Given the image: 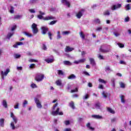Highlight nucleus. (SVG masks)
<instances>
[{
    "instance_id": "obj_1",
    "label": "nucleus",
    "mask_w": 131,
    "mask_h": 131,
    "mask_svg": "<svg viewBox=\"0 0 131 131\" xmlns=\"http://www.w3.org/2000/svg\"><path fill=\"white\" fill-rule=\"evenodd\" d=\"M10 117H11L12 120L13 121L11 122L10 127H11L12 129L14 130L16 128L15 124H17V123L18 122V118L17 117H16V116H15V115H14L13 112L10 113Z\"/></svg>"
},
{
    "instance_id": "obj_2",
    "label": "nucleus",
    "mask_w": 131,
    "mask_h": 131,
    "mask_svg": "<svg viewBox=\"0 0 131 131\" xmlns=\"http://www.w3.org/2000/svg\"><path fill=\"white\" fill-rule=\"evenodd\" d=\"M58 106V103H56L53 107L52 108V110H55L56 109V107ZM59 111H60V108L57 107L56 109V111H52V114L54 116H56V115H63V112H59Z\"/></svg>"
},
{
    "instance_id": "obj_3",
    "label": "nucleus",
    "mask_w": 131,
    "mask_h": 131,
    "mask_svg": "<svg viewBox=\"0 0 131 131\" xmlns=\"http://www.w3.org/2000/svg\"><path fill=\"white\" fill-rule=\"evenodd\" d=\"M43 78H45V75L43 74L38 73L36 74L35 80L38 82H40V81L43 80Z\"/></svg>"
},
{
    "instance_id": "obj_4",
    "label": "nucleus",
    "mask_w": 131,
    "mask_h": 131,
    "mask_svg": "<svg viewBox=\"0 0 131 131\" xmlns=\"http://www.w3.org/2000/svg\"><path fill=\"white\" fill-rule=\"evenodd\" d=\"M34 100L37 108H38V109H41V108H42V105H41V102H40L39 99L37 98V97H35L34 98Z\"/></svg>"
},
{
    "instance_id": "obj_5",
    "label": "nucleus",
    "mask_w": 131,
    "mask_h": 131,
    "mask_svg": "<svg viewBox=\"0 0 131 131\" xmlns=\"http://www.w3.org/2000/svg\"><path fill=\"white\" fill-rule=\"evenodd\" d=\"M105 47V45H102L99 49V51L102 53H108L111 51V47H109L107 49H104Z\"/></svg>"
},
{
    "instance_id": "obj_6",
    "label": "nucleus",
    "mask_w": 131,
    "mask_h": 131,
    "mask_svg": "<svg viewBox=\"0 0 131 131\" xmlns=\"http://www.w3.org/2000/svg\"><path fill=\"white\" fill-rule=\"evenodd\" d=\"M10 72V69L7 68L6 69V71L4 72L3 71H2L1 72V74L2 75V79H5V77L4 76H7L8 74H9Z\"/></svg>"
},
{
    "instance_id": "obj_7",
    "label": "nucleus",
    "mask_w": 131,
    "mask_h": 131,
    "mask_svg": "<svg viewBox=\"0 0 131 131\" xmlns=\"http://www.w3.org/2000/svg\"><path fill=\"white\" fill-rule=\"evenodd\" d=\"M32 29V32L33 34H36L38 32V29H37V25L35 23L33 24L31 26Z\"/></svg>"
},
{
    "instance_id": "obj_8",
    "label": "nucleus",
    "mask_w": 131,
    "mask_h": 131,
    "mask_svg": "<svg viewBox=\"0 0 131 131\" xmlns=\"http://www.w3.org/2000/svg\"><path fill=\"white\" fill-rule=\"evenodd\" d=\"M120 8H121V4H118L117 5H113L111 9L113 11H115V10L120 9Z\"/></svg>"
},
{
    "instance_id": "obj_9",
    "label": "nucleus",
    "mask_w": 131,
    "mask_h": 131,
    "mask_svg": "<svg viewBox=\"0 0 131 131\" xmlns=\"http://www.w3.org/2000/svg\"><path fill=\"white\" fill-rule=\"evenodd\" d=\"M61 3L63 5L68 7V8H70V3L68 0H61Z\"/></svg>"
},
{
    "instance_id": "obj_10",
    "label": "nucleus",
    "mask_w": 131,
    "mask_h": 131,
    "mask_svg": "<svg viewBox=\"0 0 131 131\" xmlns=\"http://www.w3.org/2000/svg\"><path fill=\"white\" fill-rule=\"evenodd\" d=\"M61 3L63 5L68 7V8H70V3L68 0H61Z\"/></svg>"
},
{
    "instance_id": "obj_11",
    "label": "nucleus",
    "mask_w": 131,
    "mask_h": 131,
    "mask_svg": "<svg viewBox=\"0 0 131 131\" xmlns=\"http://www.w3.org/2000/svg\"><path fill=\"white\" fill-rule=\"evenodd\" d=\"M56 17L53 16H47L44 17L43 20L44 21H48V20H55Z\"/></svg>"
},
{
    "instance_id": "obj_12",
    "label": "nucleus",
    "mask_w": 131,
    "mask_h": 131,
    "mask_svg": "<svg viewBox=\"0 0 131 131\" xmlns=\"http://www.w3.org/2000/svg\"><path fill=\"white\" fill-rule=\"evenodd\" d=\"M84 10H81V11H79L78 13L76 14V17L78 19H80L81 17H82V15L83 14Z\"/></svg>"
},
{
    "instance_id": "obj_13",
    "label": "nucleus",
    "mask_w": 131,
    "mask_h": 131,
    "mask_svg": "<svg viewBox=\"0 0 131 131\" xmlns=\"http://www.w3.org/2000/svg\"><path fill=\"white\" fill-rule=\"evenodd\" d=\"M42 34H46L47 32L49 30V28L47 27L43 26L41 27Z\"/></svg>"
},
{
    "instance_id": "obj_14",
    "label": "nucleus",
    "mask_w": 131,
    "mask_h": 131,
    "mask_svg": "<svg viewBox=\"0 0 131 131\" xmlns=\"http://www.w3.org/2000/svg\"><path fill=\"white\" fill-rule=\"evenodd\" d=\"M45 62H47V63H53L54 61H55V59H54V57H52L51 58H47L45 59Z\"/></svg>"
},
{
    "instance_id": "obj_15",
    "label": "nucleus",
    "mask_w": 131,
    "mask_h": 131,
    "mask_svg": "<svg viewBox=\"0 0 131 131\" xmlns=\"http://www.w3.org/2000/svg\"><path fill=\"white\" fill-rule=\"evenodd\" d=\"M74 50V48H71L69 46H67L65 49V52H66V53H69V52H72Z\"/></svg>"
},
{
    "instance_id": "obj_16",
    "label": "nucleus",
    "mask_w": 131,
    "mask_h": 131,
    "mask_svg": "<svg viewBox=\"0 0 131 131\" xmlns=\"http://www.w3.org/2000/svg\"><path fill=\"white\" fill-rule=\"evenodd\" d=\"M100 107H101V104L100 102H97L94 105L93 109H100Z\"/></svg>"
},
{
    "instance_id": "obj_17",
    "label": "nucleus",
    "mask_w": 131,
    "mask_h": 131,
    "mask_svg": "<svg viewBox=\"0 0 131 131\" xmlns=\"http://www.w3.org/2000/svg\"><path fill=\"white\" fill-rule=\"evenodd\" d=\"M89 60L90 61V64L92 66H96V62H95V59L93 58H89Z\"/></svg>"
},
{
    "instance_id": "obj_18",
    "label": "nucleus",
    "mask_w": 131,
    "mask_h": 131,
    "mask_svg": "<svg viewBox=\"0 0 131 131\" xmlns=\"http://www.w3.org/2000/svg\"><path fill=\"white\" fill-rule=\"evenodd\" d=\"M92 117L95 118V119H102V116L99 115H93L92 116Z\"/></svg>"
},
{
    "instance_id": "obj_19",
    "label": "nucleus",
    "mask_w": 131,
    "mask_h": 131,
    "mask_svg": "<svg viewBox=\"0 0 131 131\" xmlns=\"http://www.w3.org/2000/svg\"><path fill=\"white\" fill-rule=\"evenodd\" d=\"M2 104L3 106V107H4V108H8V103L7 102V100H3L2 101Z\"/></svg>"
},
{
    "instance_id": "obj_20",
    "label": "nucleus",
    "mask_w": 131,
    "mask_h": 131,
    "mask_svg": "<svg viewBox=\"0 0 131 131\" xmlns=\"http://www.w3.org/2000/svg\"><path fill=\"white\" fill-rule=\"evenodd\" d=\"M120 98H121V102L123 104H124L125 103V97L124 95H120Z\"/></svg>"
},
{
    "instance_id": "obj_21",
    "label": "nucleus",
    "mask_w": 131,
    "mask_h": 131,
    "mask_svg": "<svg viewBox=\"0 0 131 131\" xmlns=\"http://www.w3.org/2000/svg\"><path fill=\"white\" fill-rule=\"evenodd\" d=\"M105 69V72H108V73H110V72H112V71H113V70H112V69H111V68H110V67L109 66L106 67Z\"/></svg>"
},
{
    "instance_id": "obj_22",
    "label": "nucleus",
    "mask_w": 131,
    "mask_h": 131,
    "mask_svg": "<svg viewBox=\"0 0 131 131\" xmlns=\"http://www.w3.org/2000/svg\"><path fill=\"white\" fill-rule=\"evenodd\" d=\"M55 83L58 86H62V80H57L56 81Z\"/></svg>"
},
{
    "instance_id": "obj_23",
    "label": "nucleus",
    "mask_w": 131,
    "mask_h": 131,
    "mask_svg": "<svg viewBox=\"0 0 131 131\" xmlns=\"http://www.w3.org/2000/svg\"><path fill=\"white\" fill-rule=\"evenodd\" d=\"M4 125H5V119H0V126H2V127H4Z\"/></svg>"
},
{
    "instance_id": "obj_24",
    "label": "nucleus",
    "mask_w": 131,
    "mask_h": 131,
    "mask_svg": "<svg viewBox=\"0 0 131 131\" xmlns=\"http://www.w3.org/2000/svg\"><path fill=\"white\" fill-rule=\"evenodd\" d=\"M23 33L25 35H26V36H27L28 37H31L32 36V34L29 32H24Z\"/></svg>"
},
{
    "instance_id": "obj_25",
    "label": "nucleus",
    "mask_w": 131,
    "mask_h": 131,
    "mask_svg": "<svg viewBox=\"0 0 131 131\" xmlns=\"http://www.w3.org/2000/svg\"><path fill=\"white\" fill-rule=\"evenodd\" d=\"M102 95L103 98L106 99L107 98V97H108V96L109 95V93H107L106 92L103 91L102 92Z\"/></svg>"
},
{
    "instance_id": "obj_26",
    "label": "nucleus",
    "mask_w": 131,
    "mask_h": 131,
    "mask_svg": "<svg viewBox=\"0 0 131 131\" xmlns=\"http://www.w3.org/2000/svg\"><path fill=\"white\" fill-rule=\"evenodd\" d=\"M14 35V32H11L10 33H9L7 36V38H8V39H10V38H11V37H12V36H13V35Z\"/></svg>"
},
{
    "instance_id": "obj_27",
    "label": "nucleus",
    "mask_w": 131,
    "mask_h": 131,
    "mask_svg": "<svg viewBox=\"0 0 131 131\" xmlns=\"http://www.w3.org/2000/svg\"><path fill=\"white\" fill-rule=\"evenodd\" d=\"M68 79H75L76 78V76L74 74H71L69 77H68Z\"/></svg>"
},
{
    "instance_id": "obj_28",
    "label": "nucleus",
    "mask_w": 131,
    "mask_h": 131,
    "mask_svg": "<svg viewBox=\"0 0 131 131\" xmlns=\"http://www.w3.org/2000/svg\"><path fill=\"white\" fill-rule=\"evenodd\" d=\"M86 126L87 127H88V128H89V129H90V130H95V128L91 126V123H88L87 124H86Z\"/></svg>"
},
{
    "instance_id": "obj_29",
    "label": "nucleus",
    "mask_w": 131,
    "mask_h": 131,
    "mask_svg": "<svg viewBox=\"0 0 131 131\" xmlns=\"http://www.w3.org/2000/svg\"><path fill=\"white\" fill-rule=\"evenodd\" d=\"M107 110L108 112H110V113H112V114H114L115 113L114 110H113L112 108H111V107H107Z\"/></svg>"
},
{
    "instance_id": "obj_30",
    "label": "nucleus",
    "mask_w": 131,
    "mask_h": 131,
    "mask_svg": "<svg viewBox=\"0 0 131 131\" xmlns=\"http://www.w3.org/2000/svg\"><path fill=\"white\" fill-rule=\"evenodd\" d=\"M69 106L71 107V108H72L73 109H75V106H74V102L73 101H71L69 103Z\"/></svg>"
},
{
    "instance_id": "obj_31",
    "label": "nucleus",
    "mask_w": 131,
    "mask_h": 131,
    "mask_svg": "<svg viewBox=\"0 0 131 131\" xmlns=\"http://www.w3.org/2000/svg\"><path fill=\"white\" fill-rule=\"evenodd\" d=\"M119 84H120V87L121 89H125V84H124V83H123L122 82H120Z\"/></svg>"
},
{
    "instance_id": "obj_32",
    "label": "nucleus",
    "mask_w": 131,
    "mask_h": 131,
    "mask_svg": "<svg viewBox=\"0 0 131 131\" xmlns=\"http://www.w3.org/2000/svg\"><path fill=\"white\" fill-rule=\"evenodd\" d=\"M125 9L126 11H128L129 10H130V4H128L125 6Z\"/></svg>"
},
{
    "instance_id": "obj_33",
    "label": "nucleus",
    "mask_w": 131,
    "mask_h": 131,
    "mask_svg": "<svg viewBox=\"0 0 131 131\" xmlns=\"http://www.w3.org/2000/svg\"><path fill=\"white\" fill-rule=\"evenodd\" d=\"M28 104V101L26 100H25L23 102V107H24V108H25V107H26V105Z\"/></svg>"
},
{
    "instance_id": "obj_34",
    "label": "nucleus",
    "mask_w": 131,
    "mask_h": 131,
    "mask_svg": "<svg viewBox=\"0 0 131 131\" xmlns=\"http://www.w3.org/2000/svg\"><path fill=\"white\" fill-rule=\"evenodd\" d=\"M98 81L99 82H100L101 83H104V84H106V83H107V82L106 81H105L104 79H101V78L98 79Z\"/></svg>"
},
{
    "instance_id": "obj_35",
    "label": "nucleus",
    "mask_w": 131,
    "mask_h": 131,
    "mask_svg": "<svg viewBox=\"0 0 131 131\" xmlns=\"http://www.w3.org/2000/svg\"><path fill=\"white\" fill-rule=\"evenodd\" d=\"M62 36H61V34L60 33V31H57V34L56 36L57 39H60L61 38Z\"/></svg>"
},
{
    "instance_id": "obj_36",
    "label": "nucleus",
    "mask_w": 131,
    "mask_h": 131,
    "mask_svg": "<svg viewBox=\"0 0 131 131\" xmlns=\"http://www.w3.org/2000/svg\"><path fill=\"white\" fill-rule=\"evenodd\" d=\"M90 98V95L86 94L83 96V100H88Z\"/></svg>"
},
{
    "instance_id": "obj_37",
    "label": "nucleus",
    "mask_w": 131,
    "mask_h": 131,
    "mask_svg": "<svg viewBox=\"0 0 131 131\" xmlns=\"http://www.w3.org/2000/svg\"><path fill=\"white\" fill-rule=\"evenodd\" d=\"M63 64L64 65H68L69 66L72 65V63H71L69 61H64Z\"/></svg>"
},
{
    "instance_id": "obj_38",
    "label": "nucleus",
    "mask_w": 131,
    "mask_h": 131,
    "mask_svg": "<svg viewBox=\"0 0 131 131\" xmlns=\"http://www.w3.org/2000/svg\"><path fill=\"white\" fill-rule=\"evenodd\" d=\"M70 31H63L62 32V35H68V34H70Z\"/></svg>"
},
{
    "instance_id": "obj_39",
    "label": "nucleus",
    "mask_w": 131,
    "mask_h": 131,
    "mask_svg": "<svg viewBox=\"0 0 131 131\" xmlns=\"http://www.w3.org/2000/svg\"><path fill=\"white\" fill-rule=\"evenodd\" d=\"M38 2V0H30V3L31 5H34V4H36Z\"/></svg>"
},
{
    "instance_id": "obj_40",
    "label": "nucleus",
    "mask_w": 131,
    "mask_h": 131,
    "mask_svg": "<svg viewBox=\"0 0 131 131\" xmlns=\"http://www.w3.org/2000/svg\"><path fill=\"white\" fill-rule=\"evenodd\" d=\"M80 36L82 38V39H84L85 38V36L82 32H81L80 33Z\"/></svg>"
},
{
    "instance_id": "obj_41",
    "label": "nucleus",
    "mask_w": 131,
    "mask_h": 131,
    "mask_svg": "<svg viewBox=\"0 0 131 131\" xmlns=\"http://www.w3.org/2000/svg\"><path fill=\"white\" fill-rule=\"evenodd\" d=\"M57 73L58 75H64V72H63L62 70H58Z\"/></svg>"
},
{
    "instance_id": "obj_42",
    "label": "nucleus",
    "mask_w": 131,
    "mask_h": 131,
    "mask_svg": "<svg viewBox=\"0 0 131 131\" xmlns=\"http://www.w3.org/2000/svg\"><path fill=\"white\" fill-rule=\"evenodd\" d=\"M117 120H118V119H117V118H113L111 119V122H112V123H114V122H117Z\"/></svg>"
},
{
    "instance_id": "obj_43",
    "label": "nucleus",
    "mask_w": 131,
    "mask_h": 131,
    "mask_svg": "<svg viewBox=\"0 0 131 131\" xmlns=\"http://www.w3.org/2000/svg\"><path fill=\"white\" fill-rule=\"evenodd\" d=\"M103 15H104V16H109V15H110V12L109 10H106L103 13Z\"/></svg>"
},
{
    "instance_id": "obj_44",
    "label": "nucleus",
    "mask_w": 131,
    "mask_h": 131,
    "mask_svg": "<svg viewBox=\"0 0 131 131\" xmlns=\"http://www.w3.org/2000/svg\"><path fill=\"white\" fill-rule=\"evenodd\" d=\"M98 59H100V60H104V56L101 54L98 55Z\"/></svg>"
},
{
    "instance_id": "obj_45",
    "label": "nucleus",
    "mask_w": 131,
    "mask_h": 131,
    "mask_svg": "<svg viewBox=\"0 0 131 131\" xmlns=\"http://www.w3.org/2000/svg\"><path fill=\"white\" fill-rule=\"evenodd\" d=\"M20 57H21V55L19 54H16L14 55V58L15 59H19V58H20Z\"/></svg>"
},
{
    "instance_id": "obj_46",
    "label": "nucleus",
    "mask_w": 131,
    "mask_h": 131,
    "mask_svg": "<svg viewBox=\"0 0 131 131\" xmlns=\"http://www.w3.org/2000/svg\"><path fill=\"white\" fill-rule=\"evenodd\" d=\"M113 33H114V35H115V36H116V37H117L118 36H119V35H120V33H119L117 32H114Z\"/></svg>"
},
{
    "instance_id": "obj_47",
    "label": "nucleus",
    "mask_w": 131,
    "mask_h": 131,
    "mask_svg": "<svg viewBox=\"0 0 131 131\" xmlns=\"http://www.w3.org/2000/svg\"><path fill=\"white\" fill-rule=\"evenodd\" d=\"M57 22V20L52 21L49 23V25H54V24H56Z\"/></svg>"
},
{
    "instance_id": "obj_48",
    "label": "nucleus",
    "mask_w": 131,
    "mask_h": 131,
    "mask_svg": "<svg viewBox=\"0 0 131 131\" xmlns=\"http://www.w3.org/2000/svg\"><path fill=\"white\" fill-rule=\"evenodd\" d=\"M31 87L32 89H35V88H37V86L36 85V84H34V83H32L31 84Z\"/></svg>"
},
{
    "instance_id": "obj_49",
    "label": "nucleus",
    "mask_w": 131,
    "mask_h": 131,
    "mask_svg": "<svg viewBox=\"0 0 131 131\" xmlns=\"http://www.w3.org/2000/svg\"><path fill=\"white\" fill-rule=\"evenodd\" d=\"M20 18H22V15H15L14 16V19H20Z\"/></svg>"
},
{
    "instance_id": "obj_50",
    "label": "nucleus",
    "mask_w": 131,
    "mask_h": 131,
    "mask_svg": "<svg viewBox=\"0 0 131 131\" xmlns=\"http://www.w3.org/2000/svg\"><path fill=\"white\" fill-rule=\"evenodd\" d=\"M37 17H38V19H40V20H41V19H42V20H43V19H45V17L40 14L38 15L37 16Z\"/></svg>"
},
{
    "instance_id": "obj_51",
    "label": "nucleus",
    "mask_w": 131,
    "mask_h": 131,
    "mask_svg": "<svg viewBox=\"0 0 131 131\" xmlns=\"http://www.w3.org/2000/svg\"><path fill=\"white\" fill-rule=\"evenodd\" d=\"M95 23H97V24H100L101 23V20L99 18H97L95 20Z\"/></svg>"
},
{
    "instance_id": "obj_52",
    "label": "nucleus",
    "mask_w": 131,
    "mask_h": 131,
    "mask_svg": "<svg viewBox=\"0 0 131 131\" xmlns=\"http://www.w3.org/2000/svg\"><path fill=\"white\" fill-rule=\"evenodd\" d=\"M30 13H32V14H34L35 13V10L33 9H31L29 10Z\"/></svg>"
},
{
    "instance_id": "obj_53",
    "label": "nucleus",
    "mask_w": 131,
    "mask_h": 131,
    "mask_svg": "<svg viewBox=\"0 0 131 131\" xmlns=\"http://www.w3.org/2000/svg\"><path fill=\"white\" fill-rule=\"evenodd\" d=\"M42 49L44 51H47V46H46L45 44H42Z\"/></svg>"
},
{
    "instance_id": "obj_54",
    "label": "nucleus",
    "mask_w": 131,
    "mask_h": 131,
    "mask_svg": "<svg viewBox=\"0 0 131 131\" xmlns=\"http://www.w3.org/2000/svg\"><path fill=\"white\" fill-rule=\"evenodd\" d=\"M14 109H19V103H16L14 105Z\"/></svg>"
},
{
    "instance_id": "obj_55",
    "label": "nucleus",
    "mask_w": 131,
    "mask_h": 131,
    "mask_svg": "<svg viewBox=\"0 0 131 131\" xmlns=\"http://www.w3.org/2000/svg\"><path fill=\"white\" fill-rule=\"evenodd\" d=\"M29 62H38V61H37V60H35V59H31L29 60Z\"/></svg>"
},
{
    "instance_id": "obj_56",
    "label": "nucleus",
    "mask_w": 131,
    "mask_h": 131,
    "mask_svg": "<svg viewBox=\"0 0 131 131\" xmlns=\"http://www.w3.org/2000/svg\"><path fill=\"white\" fill-rule=\"evenodd\" d=\"M10 12L11 14H13V13H14V7H10Z\"/></svg>"
},
{
    "instance_id": "obj_57",
    "label": "nucleus",
    "mask_w": 131,
    "mask_h": 131,
    "mask_svg": "<svg viewBox=\"0 0 131 131\" xmlns=\"http://www.w3.org/2000/svg\"><path fill=\"white\" fill-rule=\"evenodd\" d=\"M102 29H103V28H102L101 27H98L96 29V31H101V30H102Z\"/></svg>"
},
{
    "instance_id": "obj_58",
    "label": "nucleus",
    "mask_w": 131,
    "mask_h": 131,
    "mask_svg": "<svg viewBox=\"0 0 131 131\" xmlns=\"http://www.w3.org/2000/svg\"><path fill=\"white\" fill-rule=\"evenodd\" d=\"M79 63H84V62H85V58L81 59L79 60Z\"/></svg>"
},
{
    "instance_id": "obj_59",
    "label": "nucleus",
    "mask_w": 131,
    "mask_h": 131,
    "mask_svg": "<svg viewBox=\"0 0 131 131\" xmlns=\"http://www.w3.org/2000/svg\"><path fill=\"white\" fill-rule=\"evenodd\" d=\"M118 46L120 47V48H124V45L122 43H118Z\"/></svg>"
},
{
    "instance_id": "obj_60",
    "label": "nucleus",
    "mask_w": 131,
    "mask_h": 131,
    "mask_svg": "<svg viewBox=\"0 0 131 131\" xmlns=\"http://www.w3.org/2000/svg\"><path fill=\"white\" fill-rule=\"evenodd\" d=\"M76 92H78V89L77 88L71 90V93H76Z\"/></svg>"
},
{
    "instance_id": "obj_61",
    "label": "nucleus",
    "mask_w": 131,
    "mask_h": 131,
    "mask_svg": "<svg viewBox=\"0 0 131 131\" xmlns=\"http://www.w3.org/2000/svg\"><path fill=\"white\" fill-rule=\"evenodd\" d=\"M16 28H17V26H16V25L13 26L11 28V31H14Z\"/></svg>"
},
{
    "instance_id": "obj_62",
    "label": "nucleus",
    "mask_w": 131,
    "mask_h": 131,
    "mask_svg": "<svg viewBox=\"0 0 131 131\" xmlns=\"http://www.w3.org/2000/svg\"><path fill=\"white\" fill-rule=\"evenodd\" d=\"M129 21V17H127L124 19V22H128Z\"/></svg>"
},
{
    "instance_id": "obj_63",
    "label": "nucleus",
    "mask_w": 131,
    "mask_h": 131,
    "mask_svg": "<svg viewBox=\"0 0 131 131\" xmlns=\"http://www.w3.org/2000/svg\"><path fill=\"white\" fill-rule=\"evenodd\" d=\"M35 66V64L32 63L30 65V68L32 69L34 68V67Z\"/></svg>"
},
{
    "instance_id": "obj_64",
    "label": "nucleus",
    "mask_w": 131,
    "mask_h": 131,
    "mask_svg": "<svg viewBox=\"0 0 131 131\" xmlns=\"http://www.w3.org/2000/svg\"><path fill=\"white\" fill-rule=\"evenodd\" d=\"M120 64H122L123 65H125L126 63H125V61H124L123 60H120Z\"/></svg>"
}]
</instances>
